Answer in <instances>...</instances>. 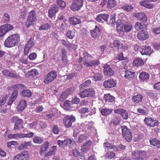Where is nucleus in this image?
<instances>
[{"mask_svg": "<svg viewBox=\"0 0 160 160\" xmlns=\"http://www.w3.org/2000/svg\"><path fill=\"white\" fill-rule=\"evenodd\" d=\"M32 94V92L29 89H25L22 90L21 93V95L24 97H30Z\"/></svg>", "mask_w": 160, "mask_h": 160, "instance_id": "obj_29", "label": "nucleus"}, {"mask_svg": "<svg viewBox=\"0 0 160 160\" xmlns=\"http://www.w3.org/2000/svg\"><path fill=\"white\" fill-rule=\"evenodd\" d=\"M148 2H147L146 0H144V1L140 2V4L141 6L148 8H152L153 7V5L152 4L149 3Z\"/></svg>", "mask_w": 160, "mask_h": 160, "instance_id": "obj_37", "label": "nucleus"}, {"mask_svg": "<svg viewBox=\"0 0 160 160\" xmlns=\"http://www.w3.org/2000/svg\"><path fill=\"white\" fill-rule=\"evenodd\" d=\"M7 32L5 29V28L2 25L0 27V37H2L4 36Z\"/></svg>", "mask_w": 160, "mask_h": 160, "instance_id": "obj_61", "label": "nucleus"}, {"mask_svg": "<svg viewBox=\"0 0 160 160\" xmlns=\"http://www.w3.org/2000/svg\"><path fill=\"white\" fill-rule=\"evenodd\" d=\"M99 64V62L98 60H91L89 62L88 67H92L95 65H98Z\"/></svg>", "mask_w": 160, "mask_h": 160, "instance_id": "obj_54", "label": "nucleus"}, {"mask_svg": "<svg viewBox=\"0 0 160 160\" xmlns=\"http://www.w3.org/2000/svg\"><path fill=\"white\" fill-rule=\"evenodd\" d=\"M57 150V147L56 146H53L50 151L44 155V157H47L48 156H51L55 154Z\"/></svg>", "mask_w": 160, "mask_h": 160, "instance_id": "obj_38", "label": "nucleus"}, {"mask_svg": "<svg viewBox=\"0 0 160 160\" xmlns=\"http://www.w3.org/2000/svg\"><path fill=\"white\" fill-rule=\"evenodd\" d=\"M122 134L127 141L130 142L132 140V136L130 130L126 126H122Z\"/></svg>", "mask_w": 160, "mask_h": 160, "instance_id": "obj_5", "label": "nucleus"}, {"mask_svg": "<svg viewBox=\"0 0 160 160\" xmlns=\"http://www.w3.org/2000/svg\"><path fill=\"white\" fill-rule=\"evenodd\" d=\"M114 112L120 114L122 118L124 119H127L128 118V113L123 109L116 110L114 111Z\"/></svg>", "mask_w": 160, "mask_h": 160, "instance_id": "obj_21", "label": "nucleus"}, {"mask_svg": "<svg viewBox=\"0 0 160 160\" xmlns=\"http://www.w3.org/2000/svg\"><path fill=\"white\" fill-rule=\"evenodd\" d=\"M19 154L21 160H28L29 157L28 152L27 151H23Z\"/></svg>", "mask_w": 160, "mask_h": 160, "instance_id": "obj_30", "label": "nucleus"}, {"mask_svg": "<svg viewBox=\"0 0 160 160\" xmlns=\"http://www.w3.org/2000/svg\"><path fill=\"white\" fill-rule=\"evenodd\" d=\"M95 91L93 89H86L79 92V95L81 98L86 97H91L94 95Z\"/></svg>", "mask_w": 160, "mask_h": 160, "instance_id": "obj_7", "label": "nucleus"}, {"mask_svg": "<svg viewBox=\"0 0 160 160\" xmlns=\"http://www.w3.org/2000/svg\"><path fill=\"white\" fill-rule=\"evenodd\" d=\"M90 32L91 35L94 38L98 37L101 34V30L96 25L95 28L93 30H90Z\"/></svg>", "mask_w": 160, "mask_h": 160, "instance_id": "obj_16", "label": "nucleus"}, {"mask_svg": "<svg viewBox=\"0 0 160 160\" xmlns=\"http://www.w3.org/2000/svg\"><path fill=\"white\" fill-rule=\"evenodd\" d=\"M57 77V73L54 70L51 71L44 77V82L45 84H48L55 79Z\"/></svg>", "mask_w": 160, "mask_h": 160, "instance_id": "obj_3", "label": "nucleus"}, {"mask_svg": "<svg viewBox=\"0 0 160 160\" xmlns=\"http://www.w3.org/2000/svg\"><path fill=\"white\" fill-rule=\"evenodd\" d=\"M113 45L115 47H117L118 49H124L125 48L122 44L117 40H115L113 41Z\"/></svg>", "mask_w": 160, "mask_h": 160, "instance_id": "obj_36", "label": "nucleus"}, {"mask_svg": "<svg viewBox=\"0 0 160 160\" xmlns=\"http://www.w3.org/2000/svg\"><path fill=\"white\" fill-rule=\"evenodd\" d=\"M63 108L66 110H70L71 109L70 102L68 100L66 101L64 103Z\"/></svg>", "mask_w": 160, "mask_h": 160, "instance_id": "obj_52", "label": "nucleus"}, {"mask_svg": "<svg viewBox=\"0 0 160 160\" xmlns=\"http://www.w3.org/2000/svg\"><path fill=\"white\" fill-rule=\"evenodd\" d=\"M72 152L73 156L75 157H78L79 156L81 157L83 156V154L80 152L76 148L73 149Z\"/></svg>", "mask_w": 160, "mask_h": 160, "instance_id": "obj_49", "label": "nucleus"}, {"mask_svg": "<svg viewBox=\"0 0 160 160\" xmlns=\"http://www.w3.org/2000/svg\"><path fill=\"white\" fill-rule=\"evenodd\" d=\"M37 57V55L36 53H31L28 56L29 59L31 60H35Z\"/></svg>", "mask_w": 160, "mask_h": 160, "instance_id": "obj_64", "label": "nucleus"}, {"mask_svg": "<svg viewBox=\"0 0 160 160\" xmlns=\"http://www.w3.org/2000/svg\"><path fill=\"white\" fill-rule=\"evenodd\" d=\"M116 5V2L115 0H108L107 3V7L111 9L114 7Z\"/></svg>", "mask_w": 160, "mask_h": 160, "instance_id": "obj_41", "label": "nucleus"}, {"mask_svg": "<svg viewBox=\"0 0 160 160\" xmlns=\"http://www.w3.org/2000/svg\"><path fill=\"white\" fill-rule=\"evenodd\" d=\"M43 138L38 136L35 137L33 139V142L37 144H41L43 142Z\"/></svg>", "mask_w": 160, "mask_h": 160, "instance_id": "obj_51", "label": "nucleus"}, {"mask_svg": "<svg viewBox=\"0 0 160 160\" xmlns=\"http://www.w3.org/2000/svg\"><path fill=\"white\" fill-rule=\"evenodd\" d=\"M59 8L56 4L52 5V7L49 10L48 16L51 18L54 16L58 11Z\"/></svg>", "mask_w": 160, "mask_h": 160, "instance_id": "obj_14", "label": "nucleus"}, {"mask_svg": "<svg viewBox=\"0 0 160 160\" xmlns=\"http://www.w3.org/2000/svg\"><path fill=\"white\" fill-rule=\"evenodd\" d=\"M103 68V72L105 75L111 77L114 75V71L109 65L108 64L105 65Z\"/></svg>", "mask_w": 160, "mask_h": 160, "instance_id": "obj_11", "label": "nucleus"}, {"mask_svg": "<svg viewBox=\"0 0 160 160\" xmlns=\"http://www.w3.org/2000/svg\"><path fill=\"white\" fill-rule=\"evenodd\" d=\"M149 74L145 72H141L139 76L140 80L142 82L147 81L149 79Z\"/></svg>", "mask_w": 160, "mask_h": 160, "instance_id": "obj_23", "label": "nucleus"}, {"mask_svg": "<svg viewBox=\"0 0 160 160\" xmlns=\"http://www.w3.org/2000/svg\"><path fill=\"white\" fill-rule=\"evenodd\" d=\"M83 0H73L70 6V9L73 11L80 10L83 4Z\"/></svg>", "mask_w": 160, "mask_h": 160, "instance_id": "obj_4", "label": "nucleus"}, {"mask_svg": "<svg viewBox=\"0 0 160 160\" xmlns=\"http://www.w3.org/2000/svg\"><path fill=\"white\" fill-rule=\"evenodd\" d=\"M150 142L152 145L158 148H160V141L158 139L154 138L152 140H150Z\"/></svg>", "mask_w": 160, "mask_h": 160, "instance_id": "obj_32", "label": "nucleus"}, {"mask_svg": "<svg viewBox=\"0 0 160 160\" xmlns=\"http://www.w3.org/2000/svg\"><path fill=\"white\" fill-rule=\"evenodd\" d=\"M67 27V25L66 23H62L59 25L58 28L62 32H63Z\"/></svg>", "mask_w": 160, "mask_h": 160, "instance_id": "obj_55", "label": "nucleus"}, {"mask_svg": "<svg viewBox=\"0 0 160 160\" xmlns=\"http://www.w3.org/2000/svg\"><path fill=\"white\" fill-rule=\"evenodd\" d=\"M112 110L109 108H103L101 110V113L103 116H107L111 113Z\"/></svg>", "mask_w": 160, "mask_h": 160, "instance_id": "obj_39", "label": "nucleus"}, {"mask_svg": "<svg viewBox=\"0 0 160 160\" xmlns=\"http://www.w3.org/2000/svg\"><path fill=\"white\" fill-rule=\"evenodd\" d=\"M109 17V15L108 14H100L96 18V20L98 22H103L107 21Z\"/></svg>", "mask_w": 160, "mask_h": 160, "instance_id": "obj_15", "label": "nucleus"}, {"mask_svg": "<svg viewBox=\"0 0 160 160\" xmlns=\"http://www.w3.org/2000/svg\"><path fill=\"white\" fill-rule=\"evenodd\" d=\"M49 144L48 141L45 142L41 146V148L46 152L47 151Z\"/></svg>", "mask_w": 160, "mask_h": 160, "instance_id": "obj_58", "label": "nucleus"}, {"mask_svg": "<svg viewBox=\"0 0 160 160\" xmlns=\"http://www.w3.org/2000/svg\"><path fill=\"white\" fill-rule=\"evenodd\" d=\"M92 77L96 82L101 81L103 78L102 74L99 72L96 73Z\"/></svg>", "mask_w": 160, "mask_h": 160, "instance_id": "obj_35", "label": "nucleus"}, {"mask_svg": "<svg viewBox=\"0 0 160 160\" xmlns=\"http://www.w3.org/2000/svg\"><path fill=\"white\" fill-rule=\"evenodd\" d=\"M135 16L143 23H146L147 22V17L144 13L141 12L136 13Z\"/></svg>", "mask_w": 160, "mask_h": 160, "instance_id": "obj_17", "label": "nucleus"}, {"mask_svg": "<svg viewBox=\"0 0 160 160\" xmlns=\"http://www.w3.org/2000/svg\"><path fill=\"white\" fill-rule=\"evenodd\" d=\"M143 97L139 94H138L132 97V99L133 102L138 103L142 101Z\"/></svg>", "mask_w": 160, "mask_h": 160, "instance_id": "obj_34", "label": "nucleus"}, {"mask_svg": "<svg viewBox=\"0 0 160 160\" xmlns=\"http://www.w3.org/2000/svg\"><path fill=\"white\" fill-rule=\"evenodd\" d=\"M104 98V100L106 102L108 101L109 102H112L115 100L114 97L111 96L110 94L105 95Z\"/></svg>", "mask_w": 160, "mask_h": 160, "instance_id": "obj_43", "label": "nucleus"}, {"mask_svg": "<svg viewBox=\"0 0 160 160\" xmlns=\"http://www.w3.org/2000/svg\"><path fill=\"white\" fill-rule=\"evenodd\" d=\"M27 105V102L24 99H21L18 104V108L19 111L23 110L26 107Z\"/></svg>", "mask_w": 160, "mask_h": 160, "instance_id": "obj_20", "label": "nucleus"}, {"mask_svg": "<svg viewBox=\"0 0 160 160\" xmlns=\"http://www.w3.org/2000/svg\"><path fill=\"white\" fill-rule=\"evenodd\" d=\"M137 111L140 113L142 114L143 115H146L148 113V110L146 107H144L143 109H141L140 108H138Z\"/></svg>", "mask_w": 160, "mask_h": 160, "instance_id": "obj_44", "label": "nucleus"}, {"mask_svg": "<svg viewBox=\"0 0 160 160\" xmlns=\"http://www.w3.org/2000/svg\"><path fill=\"white\" fill-rule=\"evenodd\" d=\"M144 27H146V25L145 24L143 25H141L140 23L139 22L136 23L135 25V28L137 31L140 30Z\"/></svg>", "mask_w": 160, "mask_h": 160, "instance_id": "obj_53", "label": "nucleus"}, {"mask_svg": "<svg viewBox=\"0 0 160 160\" xmlns=\"http://www.w3.org/2000/svg\"><path fill=\"white\" fill-rule=\"evenodd\" d=\"M11 120L12 122H15L14 128H13L14 130H19L21 128H23L22 126V120L19 118L17 117L13 116L11 119Z\"/></svg>", "mask_w": 160, "mask_h": 160, "instance_id": "obj_6", "label": "nucleus"}, {"mask_svg": "<svg viewBox=\"0 0 160 160\" xmlns=\"http://www.w3.org/2000/svg\"><path fill=\"white\" fill-rule=\"evenodd\" d=\"M115 14L113 13L112 14L110 18L109 23L112 24L114 25V23H116L115 22Z\"/></svg>", "mask_w": 160, "mask_h": 160, "instance_id": "obj_63", "label": "nucleus"}, {"mask_svg": "<svg viewBox=\"0 0 160 160\" xmlns=\"http://www.w3.org/2000/svg\"><path fill=\"white\" fill-rule=\"evenodd\" d=\"M83 64L86 66L88 67L91 60L93 59V57L86 52L83 53Z\"/></svg>", "mask_w": 160, "mask_h": 160, "instance_id": "obj_12", "label": "nucleus"}, {"mask_svg": "<svg viewBox=\"0 0 160 160\" xmlns=\"http://www.w3.org/2000/svg\"><path fill=\"white\" fill-rule=\"evenodd\" d=\"M140 52L142 55H149L152 53V52L150 47L145 46L142 48V51H140Z\"/></svg>", "mask_w": 160, "mask_h": 160, "instance_id": "obj_24", "label": "nucleus"}, {"mask_svg": "<svg viewBox=\"0 0 160 160\" xmlns=\"http://www.w3.org/2000/svg\"><path fill=\"white\" fill-rule=\"evenodd\" d=\"M123 26L125 31L126 32H128L131 31L132 27L131 24L128 22L124 24Z\"/></svg>", "mask_w": 160, "mask_h": 160, "instance_id": "obj_50", "label": "nucleus"}, {"mask_svg": "<svg viewBox=\"0 0 160 160\" xmlns=\"http://www.w3.org/2000/svg\"><path fill=\"white\" fill-rule=\"evenodd\" d=\"M37 20V13L35 11L32 10L29 13L27 20L25 22V26L29 28L31 25H33L34 23Z\"/></svg>", "mask_w": 160, "mask_h": 160, "instance_id": "obj_2", "label": "nucleus"}, {"mask_svg": "<svg viewBox=\"0 0 160 160\" xmlns=\"http://www.w3.org/2000/svg\"><path fill=\"white\" fill-rule=\"evenodd\" d=\"M61 52L62 60L63 64H66L68 62L67 57L66 55L67 51L65 48H62L61 49Z\"/></svg>", "mask_w": 160, "mask_h": 160, "instance_id": "obj_22", "label": "nucleus"}, {"mask_svg": "<svg viewBox=\"0 0 160 160\" xmlns=\"http://www.w3.org/2000/svg\"><path fill=\"white\" fill-rule=\"evenodd\" d=\"M88 137V135L87 134L81 135L78 137V140L77 141V143H79L84 141L86 140Z\"/></svg>", "mask_w": 160, "mask_h": 160, "instance_id": "obj_40", "label": "nucleus"}, {"mask_svg": "<svg viewBox=\"0 0 160 160\" xmlns=\"http://www.w3.org/2000/svg\"><path fill=\"white\" fill-rule=\"evenodd\" d=\"M122 8L126 11H130L131 9H132L133 7L131 5L126 4L123 6L122 7Z\"/></svg>", "mask_w": 160, "mask_h": 160, "instance_id": "obj_57", "label": "nucleus"}, {"mask_svg": "<svg viewBox=\"0 0 160 160\" xmlns=\"http://www.w3.org/2000/svg\"><path fill=\"white\" fill-rule=\"evenodd\" d=\"M20 41L19 35L17 34H14L8 37L5 41L4 45L7 48L12 47L18 45Z\"/></svg>", "mask_w": 160, "mask_h": 160, "instance_id": "obj_1", "label": "nucleus"}, {"mask_svg": "<svg viewBox=\"0 0 160 160\" xmlns=\"http://www.w3.org/2000/svg\"><path fill=\"white\" fill-rule=\"evenodd\" d=\"M122 73V74L124 75V77L125 78L128 79L129 78H132L135 76V73L134 72L129 71L127 70H126L124 72H123Z\"/></svg>", "mask_w": 160, "mask_h": 160, "instance_id": "obj_25", "label": "nucleus"}, {"mask_svg": "<svg viewBox=\"0 0 160 160\" xmlns=\"http://www.w3.org/2000/svg\"><path fill=\"white\" fill-rule=\"evenodd\" d=\"M75 118L73 115L67 116L63 119V123L64 126L67 128H70L72 125V122L75 121Z\"/></svg>", "mask_w": 160, "mask_h": 160, "instance_id": "obj_8", "label": "nucleus"}, {"mask_svg": "<svg viewBox=\"0 0 160 160\" xmlns=\"http://www.w3.org/2000/svg\"><path fill=\"white\" fill-rule=\"evenodd\" d=\"M117 24V30L118 33L121 35H123L124 34L123 30V24H122L120 20H118L116 23Z\"/></svg>", "mask_w": 160, "mask_h": 160, "instance_id": "obj_18", "label": "nucleus"}, {"mask_svg": "<svg viewBox=\"0 0 160 160\" xmlns=\"http://www.w3.org/2000/svg\"><path fill=\"white\" fill-rule=\"evenodd\" d=\"M56 3L62 9H64L66 6V3L62 0H57Z\"/></svg>", "mask_w": 160, "mask_h": 160, "instance_id": "obj_48", "label": "nucleus"}, {"mask_svg": "<svg viewBox=\"0 0 160 160\" xmlns=\"http://www.w3.org/2000/svg\"><path fill=\"white\" fill-rule=\"evenodd\" d=\"M91 140H88L86 142L81 146V150L82 152H86L87 151L92 143Z\"/></svg>", "mask_w": 160, "mask_h": 160, "instance_id": "obj_19", "label": "nucleus"}, {"mask_svg": "<svg viewBox=\"0 0 160 160\" xmlns=\"http://www.w3.org/2000/svg\"><path fill=\"white\" fill-rule=\"evenodd\" d=\"M66 146H68L70 148H72L76 146V142L73 139H65Z\"/></svg>", "mask_w": 160, "mask_h": 160, "instance_id": "obj_28", "label": "nucleus"}, {"mask_svg": "<svg viewBox=\"0 0 160 160\" xmlns=\"http://www.w3.org/2000/svg\"><path fill=\"white\" fill-rule=\"evenodd\" d=\"M149 37L147 31L146 29L142 30L141 31L138 33L137 37L140 40H146Z\"/></svg>", "mask_w": 160, "mask_h": 160, "instance_id": "obj_13", "label": "nucleus"}, {"mask_svg": "<svg viewBox=\"0 0 160 160\" xmlns=\"http://www.w3.org/2000/svg\"><path fill=\"white\" fill-rule=\"evenodd\" d=\"M139 158L140 160H144L146 159L147 155L146 152L145 151H139Z\"/></svg>", "mask_w": 160, "mask_h": 160, "instance_id": "obj_46", "label": "nucleus"}, {"mask_svg": "<svg viewBox=\"0 0 160 160\" xmlns=\"http://www.w3.org/2000/svg\"><path fill=\"white\" fill-rule=\"evenodd\" d=\"M51 27V25L48 23L42 24L39 27L38 29L40 31L48 30Z\"/></svg>", "mask_w": 160, "mask_h": 160, "instance_id": "obj_31", "label": "nucleus"}, {"mask_svg": "<svg viewBox=\"0 0 160 160\" xmlns=\"http://www.w3.org/2000/svg\"><path fill=\"white\" fill-rule=\"evenodd\" d=\"M78 112L81 113H85L89 112L88 108H80L78 110Z\"/></svg>", "mask_w": 160, "mask_h": 160, "instance_id": "obj_62", "label": "nucleus"}, {"mask_svg": "<svg viewBox=\"0 0 160 160\" xmlns=\"http://www.w3.org/2000/svg\"><path fill=\"white\" fill-rule=\"evenodd\" d=\"M139 151H135L132 153V158L134 160H140Z\"/></svg>", "mask_w": 160, "mask_h": 160, "instance_id": "obj_47", "label": "nucleus"}, {"mask_svg": "<svg viewBox=\"0 0 160 160\" xmlns=\"http://www.w3.org/2000/svg\"><path fill=\"white\" fill-rule=\"evenodd\" d=\"M9 77L11 78H20V76L15 71L11 72L10 71Z\"/></svg>", "mask_w": 160, "mask_h": 160, "instance_id": "obj_56", "label": "nucleus"}, {"mask_svg": "<svg viewBox=\"0 0 160 160\" xmlns=\"http://www.w3.org/2000/svg\"><path fill=\"white\" fill-rule=\"evenodd\" d=\"M91 82L90 80H88L80 85L79 87L80 88H87L91 85Z\"/></svg>", "mask_w": 160, "mask_h": 160, "instance_id": "obj_45", "label": "nucleus"}, {"mask_svg": "<svg viewBox=\"0 0 160 160\" xmlns=\"http://www.w3.org/2000/svg\"><path fill=\"white\" fill-rule=\"evenodd\" d=\"M144 63V61L142 58H137L133 61V64L137 67L142 66Z\"/></svg>", "mask_w": 160, "mask_h": 160, "instance_id": "obj_26", "label": "nucleus"}, {"mask_svg": "<svg viewBox=\"0 0 160 160\" xmlns=\"http://www.w3.org/2000/svg\"><path fill=\"white\" fill-rule=\"evenodd\" d=\"M121 120V118L119 116H116L112 119L110 123L113 124L115 125H117L120 123Z\"/></svg>", "mask_w": 160, "mask_h": 160, "instance_id": "obj_33", "label": "nucleus"}, {"mask_svg": "<svg viewBox=\"0 0 160 160\" xmlns=\"http://www.w3.org/2000/svg\"><path fill=\"white\" fill-rule=\"evenodd\" d=\"M69 21L70 23L73 25H75L77 24H79L81 23L80 19L75 17L70 18Z\"/></svg>", "mask_w": 160, "mask_h": 160, "instance_id": "obj_27", "label": "nucleus"}, {"mask_svg": "<svg viewBox=\"0 0 160 160\" xmlns=\"http://www.w3.org/2000/svg\"><path fill=\"white\" fill-rule=\"evenodd\" d=\"M75 32L71 30H68L66 33V37L68 39H72L75 36Z\"/></svg>", "mask_w": 160, "mask_h": 160, "instance_id": "obj_42", "label": "nucleus"}, {"mask_svg": "<svg viewBox=\"0 0 160 160\" xmlns=\"http://www.w3.org/2000/svg\"><path fill=\"white\" fill-rule=\"evenodd\" d=\"M112 145L108 142L103 143V147L105 151L109 150L112 148Z\"/></svg>", "mask_w": 160, "mask_h": 160, "instance_id": "obj_59", "label": "nucleus"}, {"mask_svg": "<svg viewBox=\"0 0 160 160\" xmlns=\"http://www.w3.org/2000/svg\"><path fill=\"white\" fill-rule=\"evenodd\" d=\"M3 27H4L5 29L7 32L8 31L12 30L13 28L12 25H10L9 24H6L3 25Z\"/></svg>", "mask_w": 160, "mask_h": 160, "instance_id": "obj_60", "label": "nucleus"}, {"mask_svg": "<svg viewBox=\"0 0 160 160\" xmlns=\"http://www.w3.org/2000/svg\"><path fill=\"white\" fill-rule=\"evenodd\" d=\"M144 121L148 126L152 127L158 126L159 123L158 120L151 118H145Z\"/></svg>", "mask_w": 160, "mask_h": 160, "instance_id": "obj_9", "label": "nucleus"}, {"mask_svg": "<svg viewBox=\"0 0 160 160\" xmlns=\"http://www.w3.org/2000/svg\"><path fill=\"white\" fill-rule=\"evenodd\" d=\"M117 84L115 80L110 79L105 80L103 82V86L105 88H111L115 87Z\"/></svg>", "mask_w": 160, "mask_h": 160, "instance_id": "obj_10", "label": "nucleus"}]
</instances>
